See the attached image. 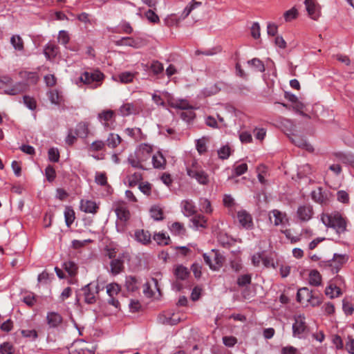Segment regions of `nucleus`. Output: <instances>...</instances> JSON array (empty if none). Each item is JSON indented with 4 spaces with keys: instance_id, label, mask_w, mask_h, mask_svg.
Returning <instances> with one entry per match:
<instances>
[{
    "instance_id": "1",
    "label": "nucleus",
    "mask_w": 354,
    "mask_h": 354,
    "mask_svg": "<svg viewBox=\"0 0 354 354\" xmlns=\"http://www.w3.org/2000/svg\"><path fill=\"white\" fill-rule=\"evenodd\" d=\"M152 151L153 148L151 145L142 143L133 153L129 155L127 161L132 167L145 170L147 169L145 163L150 159Z\"/></svg>"
},
{
    "instance_id": "2",
    "label": "nucleus",
    "mask_w": 354,
    "mask_h": 354,
    "mask_svg": "<svg viewBox=\"0 0 354 354\" xmlns=\"http://www.w3.org/2000/svg\"><path fill=\"white\" fill-rule=\"evenodd\" d=\"M321 220L326 227L333 228L339 235L344 234L346 230V220L338 213L323 214Z\"/></svg>"
},
{
    "instance_id": "3",
    "label": "nucleus",
    "mask_w": 354,
    "mask_h": 354,
    "mask_svg": "<svg viewBox=\"0 0 354 354\" xmlns=\"http://www.w3.org/2000/svg\"><path fill=\"white\" fill-rule=\"evenodd\" d=\"M202 5L201 1L192 0L183 10L180 16L178 17L176 14L168 15L165 19V24L167 26H178V24L187 18L191 12Z\"/></svg>"
},
{
    "instance_id": "4",
    "label": "nucleus",
    "mask_w": 354,
    "mask_h": 354,
    "mask_svg": "<svg viewBox=\"0 0 354 354\" xmlns=\"http://www.w3.org/2000/svg\"><path fill=\"white\" fill-rule=\"evenodd\" d=\"M104 77V75L100 71L93 72H84L80 77L81 82L89 86L91 88H96L100 86Z\"/></svg>"
},
{
    "instance_id": "5",
    "label": "nucleus",
    "mask_w": 354,
    "mask_h": 354,
    "mask_svg": "<svg viewBox=\"0 0 354 354\" xmlns=\"http://www.w3.org/2000/svg\"><path fill=\"white\" fill-rule=\"evenodd\" d=\"M310 333V328L306 322L304 315L295 317V322L292 324V335L299 339L306 338Z\"/></svg>"
},
{
    "instance_id": "6",
    "label": "nucleus",
    "mask_w": 354,
    "mask_h": 354,
    "mask_svg": "<svg viewBox=\"0 0 354 354\" xmlns=\"http://www.w3.org/2000/svg\"><path fill=\"white\" fill-rule=\"evenodd\" d=\"M187 174L189 177L195 178L199 184L205 185L209 183L208 174L198 167L196 162L187 168Z\"/></svg>"
},
{
    "instance_id": "7",
    "label": "nucleus",
    "mask_w": 354,
    "mask_h": 354,
    "mask_svg": "<svg viewBox=\"0 0 354 354\" xmlns=\"http://www.w3.org/2000/svg\"><path fill=\"white\" fill-rule=\"evenodd\" d=\"M144 105L142 101L137 100L133 102L123 104L119 109L120 114L122 117H127L130 115H138L142 111Z\"/></svg>"
},
{
    "instance_id": "8",
    "label": "nucleus",
    "mask_w": 354,
    "mask_h": 354,
    "mask_svg": "<svg viewBox=\"0 0 354 354\" xmlns=\"http://www.w3.org/2000/svg\"><path fill=\"white\" fill-rule=\"evenodd\" d=\"M83 292L84 301L88 304H93L96 302V295L100 292L98 283H89L81 289Z\"/></svg>"
},
{
    "instance_id": "9",
    "label": "nucleus",
    "mask_w": 354,
    "mask_h": 354,
    "mask_svg": "<svg viewBox=\"0 0 354 354\" xmlns=\"http://www.w3.org/2000/svg\"><path fill=\"white\" fill-rule=\"evenodd\" d=\"M115 212L119 220L127 221L130 218V212L127 203L124 201H118L114 203Z\"/></svg>"
},
{
    "instance_id": "10",
    "label": "nucleus",
    "mask_w": 354,
    "mask_h": 354,
    "mask_svg": "<svg viewBox=\"0 0 354 354\" xmlns=\"http://www.w3.org/2000/svg\"><path fill=\"white\" fill-rule=\"evenodd\" d=\"M100 122L106 129H112V124L115 122V113L112 110H104L97 116Z\"/></svg>"
},
{
    "instance_id": "11",
    "label": "nucleus",
    "mask_w": 354,
    "mask_h": 354,
    "mask_svg": "<svg viewBox=\"0 0 354 354\" xmlns=\"http://www.w3.org/2000/svg\"><path fill=\"white\" fill-rule=\"evenodd\" d=\"M319 266L323 271L332 274L337 273L341 269L333 259L328 261H322L319 262Z\"/></svg>"
},
{
    "instance_id": "12",
    "label": "nucleus",
    "mask_w": 354,
    "mask_h": 354,
    "mask_svg": "<svg viewBox=\"0 0 354 354\" xmlns=\"http://www.w3.org/2000/svg\"><path fill=\"white\" fill-rule=\"evenodd\" d=\"M28 91V84L24 82L15 83L12 87L4 90V93L9 95H17Z\"/></svg>"
},
{
    "instance_id": "13",
    "label": "nucleus",
    "mask_w": 354,
    "mask_h": 354,
    "mask_svg": "<svg viewBox=\"0 0 354 354\" xmlns=\"http://www.w3.org/2000/svg\"><path fill=\"white\" fill-rule=\"evenodd\" d=\"M297 214L300 221H308L313 216V208L309 205L299 206L297 209Z\"/></svg>"
},
{
    "instance_id": "14",
    "label": "nucleus",
    "mask_w": 354,
    "mask_h": 354,
    "mask_svg": "<svg viewBox=\"0 0 354 354\" xmlns=\"http://www.w3.org/2000/svg\"><path fill=\"white\" fill-rule=\"evenodd\" d=\"M180 205L183 214L187 217L194 215L197 212L196 207L191 199L182 201Z\"/></svg>"
},
{
    "instance_id": "15",
    "label": "nucleus",
    "mask_w": 354,
    "mask_h": 354,
    "mask_svg": "<svg viewBox=\"0 0 354 354\" xmlns=\"http://www.w3.org/2000/svg\"><path fill=\"white\" fill-rule=\"evenodd\" d=\"M111 273L117 275L124 270L123 255H119L116 259H113L110 262Z\"/></svg>"
},
{
    "instance_id": "16",
    "label": "nucleus",
    "mask_w": 354,
    "mask_h": 354,
    "mask_svg": "<svg viewBox=\"0 0 354 354\" xmlns=\"http://www.w3.org/2000/svg\"><path fill=\"white\" fill-rule=\"evenodd\" d=\"M227 84L224 82H218L213 85L203 88L201 91L202 94L205 96H211L218 93L221 89L225 88Z\"/></svg>"
},
{
    "instance_id": "17",
    "label": "nucleus",
    "mask_w": 354,
    "mask_h": 354,
    "mask_svg": "<svg viewBox=\"0 0 354 354\" xmlns=\"http://www.w3.org/2000/svg\"><path fill=\"white\" fill-rule=\"evenodd\" d=\"M19 75L21 79L25 80L24 82L28 84V87L30 84H36L39 81V75L36 72L22 71L19 72Z\"/></svg>"
},
{
    "instance_id": "18",
    "label": "nucleus",
    "mask_w": 354,
    "mask_h": 354,
    "mask_svg": "<svg viewBox=\"0 0 354 354\" xmlns=\"http://www.w3.org/2000/svg\"><path fill=\"white\" fill-rule=\"evenodd\" d=\"M46 320L50 328H57L62 324L63 318L58 313L49 312L47 313Z\"/></svg>"
},
{
    "instance_id": "19",
    "label": "nucleus",
    "mask_w": 354,
    "mask_h": 354,
    "mask_svg": "<svg viewBox=\"0 0 354 354\" xmlns=\"http://www.w3.org/2000/svg\"><path fill=\"white\" fill-rule=\"evenodd\" d=\"M238 220L240 224L247 228H251L253 225L252 218L251 215L248 213L245 210L239 211L237 213Z\"/></svg>"
},
{
    "instance_id": "20",
    "label": "nucleus",
    "mask_w": 354,
    "mask_h": 354,
    "mask_svg": "<svg viewBox=\"0 0 354 354\" xmlns=\"http://www.w3.org/2000/svg\"><path fill=\"white\" fill-rule=\"evenodd\" d=\"M99 207L96 203L91 200H81L80 209L85 213L95 214Z\"/></svg>"
},
{
    "instance_id": "21",
    "label": "nucleus",
    "mask_w": 354,
    "mask_h": 354,
    "mask_svg": "<svg viewBox=\"0 0 354 354\" xmlns=\"http://www.w3.org/2000/svg\"><path fill=\"white\" fill-rule=\"evenodd\" d=\"M271 215L274 218V225L275 226L284 225L288 221L286 214L278 209H273L269 213V218L270 221L272 219Z\"/></svg>"
},
{
    "instance_id": "22",
    "label": "nucleus",
    "mask_w": 354,
    "mask_h": 354,
    "mask_svg": "<svg viewBox=\"0 0 354 354\" xmlns=\"http://www.w3.org/2000/svg\"><path fill=\"white\" fill-rule=\"evenodd\" d=\"M290 140L292 142L301 148H304L308 151H313V147L311 145L307 142V141L301 136L299 135H292L290 137Z\"/></svg>"
},
{
    "instance_id": "23",
    "label": "nucleus",
    "mask_w": 354,
    "mask_h": 354,
    "mask_svg": "<svg viewBox=\"0 0 354 354\" xmlns=\"http://www.w3.org/2000/svg\"><path fill=\"white\" fill-rule=\"evenodd\" d=\"M153 167L158 169H164L166 166V159L160 151L153 155L151 158Z\"/></svg>"
},
{
    "instance_id": "24",
    "label": "nucleus",
    "mask_w": 354,
    "mask_h": 354,
    "mask_svg": "<svg viewBox=\"0 0 354 354\" xmlns=\"http://www.w3.org/2000/svg\"><path fill=\"white\" fill-rule=\"evenodd\" d=\"M135 74L129 71L122 72L118 75L113 76V79L122 84H129L133 82Z\"/></svg>"
},
{
    "instance_id": "25",
    "label": "nucleus",
    "mask_w": 354,
    "mask_h": 354,
    "mask_svg": "<svg viewBox=\"0 0 354 354\" xmlns=\"http://www.w3.org/2000/svg\"><path fill=\"white\" fill-rule=\"evenodd\" d=\"M151 234L149 231L138 230L135 232V239L137 241L147 245L151 242Z\"/></svg>"
},
{
    "instance_id": "26",
    "label": "nucleus",
    "mask_w": 354,
    "mask_h": 354,
    "mask_svg": "<svg viewBox=\"0 0 354 354\" xmlns=\"http://www.w3.org/2000/svg\"><path fill=\"white\" fill-rule=\"evenodd\" d=\"M140 282L133 276H127L125 279V287L129 292H136L139 289Z\"/></svg>"
},
{
    "instance_id": "27",
    "label": "nucleus",
    "mask_w": 354,
    "mask_h": 354,
    "mask_svg": "<svg viewBox=\"0 0 354 354\" xmlns=\"http://www.w3.org/2000/svg\"><path fill=\"white\" fill-rule=\"evenodd\" d=\"M212 261L214 265L212 266V270H218L222 266L224 262L225 258L217 250H212Z\"/></svg>"
},
{
    "instance_id": "28",
    "label": "nucleus",
    "mask_w": 354,
    "mask_h": 354,
    "mask_svg": "<svg viewBox=\"0 0 354 354\" xmlns=\"http://www.w3.org/2000/svg\"><path fill=\"white\" fill-rule=\"evenodd\" d=\"M58 51L59 48L57 45L48 43L44 48V53L47 59L51 60L57 56Z\"/></svg>"
},
{
    "instance_id": "29",
    "label": "nucleus",
    "mask_w": 354,
    "mask_h": 354,
    "mask_svg": "<svg viewBox=\"0 0 354 354\" xmlns=\"http://www.w3.org/2000/svg\"><path fill=\"white\" fill-rule=\"evenodd\" d=\"M304 3L308 15L313 19H317L319 17V11L313 0H305Z\"/></svg>"
},
{
    "instance_id": "30",
    "label": "nucleus",
    "mask_w": 354,
    "mask_h": 354,
    "mask_svg": "<svg viewBox=\"0 0 354 354\" xmlns=\"http://www.w3.org/2000/svg\"><path fill=\"white\" fill-rule=\"evenodd\" d=\"M312 298V292L308 288H302L298 290L297 300L300 303L310 301Z\"/></svg>"
},
{
    "instance_id": "31",
    "label": "nucleus",
    "mask_w": 354,
    "mask_h": 354,
    "mask_svg": "<svg viewBox=\"0 0 354 354\" xmlns=\"http://www.w3.org/2000/svg\"><path fill=\"white\" fill-rule=\"evenodd\" d=\"M118 46H127L135 48H139L141 47L140 43L132 37H122L120 40L116 41Z\"/></svg>"
},
{
    "instance_id": "32",
    "label": "nucleus",
    "mask_w": 354,
    "mask_h": 354,
    "mask_svg": "<svg viewBox=\"0 0 354 354\" xmlns=\"http://www.w3.org/2000/svg\"><path fill=\"white\" fill-rule=\"evenodd\" d=\"M149 70L153 75L158 76L163 74L164 66L159 61L153 60L149 66Z\"/></svg>"
},
{
    "instance_id": "33",
    "label": "nucleus",
    "mask_w": 354,
    "mask_h": 354,
    "mask_svg": "<svg viewBox=\"0 0 354 354\" xmlns=\"http://www.w3.org/2000/svg\"><path fill=\"white\" fill-rule=\"evenodd\" d=\"M122 142L121 137L113 133H109L105 144L107 145L109 148L114 149L117 146H118Z\"/></svg>"
},
{
    "instance_id": "34",
    "label": "nucleus",
    "mask_w": 354,
    "mask_h": 354,
    "mask_svg": "<svg viewBox=\"0 0 354 354\" xmlns=\"http://www.w3.org/2000/svg\"><path fill=\"white\" fill-rule=\"evenodd\" d=\"M169 230L171 233L176 236H185L186 234V229L184 225L180 222H174L170 226Z\"/></svg>"
},
{
    "instance_id": "35",
    "label": "nucleus",
    "mask_w": 354,
    "mask_h": 354,
    "mask_svg": "<svg viewBox=\"0 0 354 354\" xmlns=\"http://www.w3.org/2000/svg\"><path fill=\"white\" fill-rule=\"evenodd\" d=\"M193 227L198 230L199 227L205 228L207 227V220L204 216L198 214L191 219Z\"/></svg>"
},
{
    "instance_id": "36",
    "label": "nucleus",
    "mask_w": 354,
    "mask_h": 354,
    "mask_svg": "<svg viewBox=\"0 0 354 354\" xmlns=\"http://www.w3.org/2000/svg\"><path fill=\"white\" fill-rule=\"evenodd\" d=\"M312 198L314 201L324 204L327 201L326 196L322 192V188L319 187L317 190L313 191L311 193Z\"/></svg>"
},
{
    "instance_id": "37",
    "label": "nucleus",
    "mask_w": 354,
    "mask_h": 354,
    "mask_svg": "<svg viewBox=\"0 0 354 354\" xmlns=\"http://www.w3.org/2000/svg\"><path fill=\"white\" fill-rule=\"evenodd\" d=\"M325 294L333 299L342 295L341 289L335 284L330 283L325 290Z\"/></svg>"
},
{
    "instance_id": "38",
    "label": "nucleus",
    "mask_w": 354,
    "mask_h": 354,
    "mask_svg": "<svg viewBox=\"0 0 354 354\" xmlns=\"http://www.w3.org/2000/svg\"><path fill=\"white\" fill-rule=\"evenodd\" d=\"M151 217L155 221H162L164 218L163 210L158 205H153L150 209Z\"/></svg>"
},
{
    "instance_id": "39",
    "label": "nucleus",
    "mask_w": 354,
    "mask_h": 354,
    "mask_svg": "<svg viewBox=\"0 0 354 354\" xmlns=\"http://www.w3.org/2000/svg\"><path fill=\"white\" fill-rule=\"evenodd\" d=\"M64 218L67 227H71L75 218V212L71 207L67 206L65 207Z\"/></svg>"
},
{
    "instance_id": "40",
    "label": "nucleus",
    "mask_w": 354,
    "mask_h": 354,
    "mask_svg": "<svg viewBox=\"0 0 354 354\" xmlns=\"http://www.w3.org/2000/svg\"><path fill=\"white\" fill-rule=\"evenodd\" d=\"M188 269L182 265L177 266L174 270V274L178 279L185 280L189 276Z\"/></svg>"
},
{
    "instance_id": "41",
    "label": "nucleus",
    "mask_w": 354,
    "mask_h": 354,
    "mask_svg": "<svg viewBox=\"0 0 354 354\" xmlns=\"http://www.w3.org/2000/svg\"><path fill=\"white\" fill-rule=\"evenodd\" d=\"M218 242L224 248H230L234 243L232 238L228 236L225 233H219L218 235Z\"/></svg>"
},
{
    "instance_id": "42",
    "label": "nucleus",
    "mask_w": 354,
    "mask_h": 354,
    "mask_svg": "<svg viewBox=\"0 0 354 354\" xmlns=\"http://www.w3.org/2000/svg\"><path fill=\"white\" fill-rule=\"evenodd\" d=\"M88 125L85 122L79 123L75 129V135L82 138H85L88 134Z\"/></svg>"
},
{
    "instance_id": "43",
    "label": "nucleus",
    "mask_w": 354,
    "mask_h": 354,
    "mask_svg": "<svg viewBox=\"0 0 354 354\" xmlns=\"http://www.w3.org/2000/svg\"><path fill=\"white\" fill-rule=\"evenodd\" d=\"M10 43L16 50L22 51L24 50V41L19 35H12L10 38Z\"/></svg>"
},
{
    "instance_id": "44",
    "label": "nucleus",
    "mask_w": 354,
    "mask_h": 354,
    "mask_svg": "<svg viewBox=\"0 0 354 354\" xmlns=\"http://www.w3.org/2000/svg\"><path fill=\"white\" fill-rule=\"evenodd\" d=\"M321 282H322V276L319 274V272L316 270H311L309 274L310 284L315 286H318L321 284Z\"/></svg>"
},
{
    "instance_id": "45",
    "label": "nucleus",
    "mask_w": 354,
    "mask_h": 354,
    "mask_svg": "<svg viewBox=\"0 0 354 354\" xmlns=\"http://www.w3.org/2000/svg\"><path fill=\"white\" fill-rule=\"evenodd\" d=\"M64 268L70 276H75L77 272L78 266L72 261L64 262Z\"/></svg>"
},
{
    "instance_id": "46",
    "label": "nucleus",
    "mask_w": 354,
    "mask_h": 354,
    "mask_svg": "<svg viewBox=\"0 0 354 354\" xmlns=\"http://www.w3.org/2000/svg\"><path fill=\"white\" fill-rule=\"evenodd\" d=\"M248 64L254 68L256 71L264 72L265 65L263 62L258 58H253L248 62Z\"/></svg>"
},
{
    "instance_id": "47",
    "label": "nucleus",
    "mask_w": 354,
    "mask_h": 354,
    "mask_svg": "<svg viewBox=\"0 0 354 354\" xmlns=\"http://www.w3.org/2000/svg\"><path fill=\"white\" fill-rule=\"evenodd\" d=\"M120 290V286L116 283H111L106 286V292L109 297H115Z\"/></svg>"
},
{
    "instance_id": "48",
    "label": "nucleus",
    "mask_w": 354,
    "mask_h": 354,
    "mask_svg": "<svg viewBox=\"0 0 354 354\" xmlns=\"http://www.w3.org/2000/svg\"><path fill=\"white\" fill-rule=\"evenodd\" d=\"M154 241H156V243L158 245H166L169 244V242L170 241V238L168 236H166L164 233H157L155 234L153 236Z\"/></svg>"
},
{
    "instance_id": "49",
    "label": "nucleus",
    "mask_w": 354,
    "mask_h": 354,
    "mask_svg": "<svg viewBox=\"0 0 354 354\" xmlns=\"http://www.w3.org/2000/svg\"><path fill=\"white\" fill-rule=\"evenodd\" d=\"M23 101L25 106L30 110L34 111L37 108V102L34 97L29 95H24Z\"/></svg>"
},
{
    "instance_id": "50",
    "label": "nucleus",
    "mask_w": 354,
    "mask_h": 354,
    "mask_svg": "<svg viewBox=\"0 0 354 354\" xmlns=\"http://www.w3.org/2000/svg\"><path fill=\"white\" fill-rule=\"evenodd\" d=\"M252 276L251 274H246L240 275L237 278V284L240 287H243L251 283Z\"/></svg>"
},
{
    "instance_id": "51",
    "label": "nucleus",
    "mask_w": 354,
    "mask_h": 354,
    "mask_svg": "<svg viewBox=\"0 0 354 354\" xmlns=\"http://www.w3.org/2000/svg\"><path fill=\"white\" fill-rule=\"evenodd\" d=\"M142 174L139 172H135L133 174L128 177V182L129 187H135L141 180Z\"/></svg>"
},
{
    "instance_id": "52",
    "label": "nucleus",
    "mask_w": 354,
    "mask_h": 354,
    "mask_svg": "<svg viewBox=\"0 0 354 354\" xmlns=\"http://www.w3.org/2000/svg\"><path fill=\"white\" fill-rule=\"evenodd\" d=\"M172 106L181 110L193 109V106L185 100H180L176 102L173 104Z\"/></svg>"
},
{
    "instance_id": "53",
    "label": "nucleus",
    "mask_w": 354,
    "mask_h": 354,
    "mask_svg": "<svg viewBox=\"0 0 354 354\" xmlns=\"http://www.w3.org/2000/svg\"><path fill=\"white\" fill-rule=\"evenodd\" d=\"M201 210L205 213H211L212 211L210 201L207 198L200 199Z\"/></svg>"
},
{
    "instance_id": "54",
    "label": "nucleus",
    "mask_w": 354,
    "mask_h": 354,
    "mask_svg": "<svg viewBox=\"0 0 354 354\" xmlns=\"http://www.w3.org/2000/svg\"><path fill=\"white\" fill-rule=\"evenodd\" d=\"M48 159L53 162H57L59 160V152L57 148H50L48 151Z\"/></svg>"
},
{
    "instance_id": "55",
    "label": "nucleus",
    "mask_w": 354,
    "mask_h": 354,
    "mask_svg": "<svg viewBox=\"0 0 354 354\" xmlns=\"http://www.w3.org/2000/svg\"><path fill=\"white\" fill-rule=\"evenodd\" d=\"M49 100L55 104H59L60 102V96L57 90H51L48 93Z\"/></svg>"
},
{
    "instance_id": "56",
    "label": "nucleus",
    "mask_w": 354,
    "mask_h": 354,
    "mask_svg": "<svg viewBox=\"0 0 354 354\" xmlns=\"http://www.w3.org/2000/svg\"><path fill=\"white\" fill-rule=\"evenodd\" d=\"M70 41L69 34L66 30H60L58 35V41L64 46H66Z\"/></svg>"
},
{
    "instance_id": "57",
    "label": "nucleus",
    "mask_w": 354,
    "mask_h": 354,
    "mask_svg": "<svg viewBox=\"0 0 354 354\" xmlns=\"http://www.w3.org/2000/svg\"><path fill=\"white\" fill-rule=\"evenodd\" d=\"M333 259L335 261L338 266L342 268L344 264H345L348 259V257L346 254H334Z\"/></svg>"
},
{
    "instance_id": "58",
    "label": "nucleus",
    "mask_w": 354,
    "mask_h": 354,
    "mask_svg": "<svg viewBox=\"0 0 354 354\" xmlns=\"http://www.w3.org/2000/svg\"><path fill=\"white\" fill-rule=\"evenodd\" d=\"M45 175L48 182H53L55 180L56 177V173L53 166L48 165L45 169Z\"/></svg>"
},
{
    "instance_id": "59",
    "label": "nucleus",
    "mask_w": 354,
    "mask_h": 354,
    "mask_svg": "<svg viewBox=\"0 0 354 354\" xmlns=\"http://www.w3.org/2000/svg\"><path fill=\"white\" fill-rule=\"evenodd\" d=\"M105 146V142L102 140H95L91 143L90 150L93 151H99L103 150Z\"/></svg>"
},
{
    "instance_id": "60",
    "label": "nucleus",
    "mask_w": 354,
    "mask_h": 354,
    "mask_svg": "<svg viewBox=\"0 0 354 354\" xmlns=\"http://www.w3.org/2000/svg\"><path fill=\"white\" fill-rule=\"evenodd\" d=\"M13 351V346L9 342H4L0 346V353L1 354H12Z\"/></svg>"
},
{
    "instance_id": "61",
    "label": "nucleus",
    "mask_w": 354,
    "mask_h": 354,
    "mask_svg": "<svg viewBox=\"0 0 354 354\" xmlns=\"http://www.w3.org/2000/svg\"><path fill=\"white\" fill-rule=\"evenodd\" d=\"M95 181L97 185L104 186L107 184V178L105 173L97 172L95 174Z\"/></svg>"
},
{
    "instance_id": "62",
    "label": "nucleus",
    "mask_w": 354,
    "mask_h": 354,
    "mask_svg": "<svg viewBox=\"0 0 354 354\" xmlns=\"http://www.w3.org/2000/svg\"><path fill=\"white\" fill-rule=\"evenodd\" d=\"M297 10L295 8H292L285 12L283 17L286 21H290L295 19L297 17Z\"/></svg>"
},
{
    "instance_id": "63",
    "label": "nucleus",
    "mask_w": 354,
    "mask_h": 354,
    "mask_svg": "<svg viewBox=\"0 0 354 354\" xmlns=\"http://www.w3.org/2000/svg\"><path fill=\"white\" fill-rule=\"evenodd\" d=\"M337 199L339 202L343 203H348L349 196L348 194L344 190H339L337 193Z\"/></svg>"
},
{
    "instance_id": "64",
    "label": "nucleus",
    "mask_w": 354,
    "mask_h": 354,
    "mask_svg": "<svg viewBox=\"0 0 354 354\" xmlns=\"http://www.w3.org/2000/svg\"><path fill=\"white\" fill-rule=\"evenodd\" d=\"M346 350L351 354H354V338L348 336L345 344Z\"/></svg>"
}]
</instances>
